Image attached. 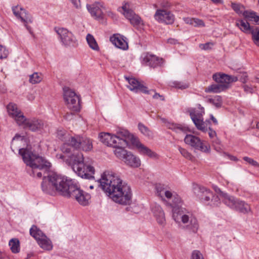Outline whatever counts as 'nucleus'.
I'll return each mask as SVG.
<instances>
[{
    "label": "nucleus",
    "mask_w": 259,
    "mask_h": 259,
    "mask_svg": "<svg viewBox=\"0 0 259 259\" xmlns=\"http://www.w3.org/2000/svg\"><path fill=\"white\" fill-rule=\"evenodd\" d=\"M19 154L23 161L31 168L30 176L40 178L45 175L50 166L51 163L41 156L32 153L28 148L19 149Z\"/></svg>",
    "instance_id": "7ed1b4c3"
},
{
    "label": "nucleus",
    "mask_w": 259,
    "mask_h": 259,
    "mask_svg": "<svg viewBox=\"0 0 259 259\" xmlns=\"http://www.w3.org/2000/svg\"><path fill=\"white\" fill-rule=\"evenodd\" d=\"M110 41L117 48L123 50L128 48L126 38L119 34H115L110 38Z\"/></svg>",
    "instance_id": "4be33fe9"
},
{
    "label": "nucleus",
    "mask_w": 259,
    "mask_h": 259,
    "mask_svg": "<svg viewBox=\"0 0 259 259\" xmlns=\"http://www.w3.org/2000/svg\"><path fill=\"white\" fill-rule=\"evenodd\" d=\"M157 118H159L163 123H165L167 128L177 133H186L189 131L188 127L184 125L168 122L166 119L161 118L159 115L157 116Z\"/></svg>",
    "instance_id": "a878e982"
},
{
    "label": "nucleus",
    "mask_w": 259,
    "mask_h": 259,
    "mask_svg": "<svg viewBox=\"0 0 259 259\" xmlns=\"http://www.w3.org/2000/svg\"><path fill=\"white\" fill-rule=\"evenodd\" d=\"M155 189L157 195L162 201H166V204L172 208V217L174 220L177 223L181 222L184 224H187V228L196 233L199 227L197 220L190 212H186L185 208L179 206L181 202V198L175 193L167 190L163 184H156Z\"/></svg>",
    "instance_id": "f03ea898"
},
{
    "label": "nucleus",
    "mask_w": 259,
    "mask_h": 259,
    "mask_svg": "<svg viewBox=\"0 0 259 259\" xmlns=\"http://www.w3.org/2000/svg\"><path fill=\"white\" fill-rule=\"evenodd\" d=\"M210 119L215 124H218V121L217 119L212 115H210Z\"/></svg>",
    "instance_id": "69168bd1"
},
{
    "label": "nucleus",
    "mask_w": 259,
    "mask_h": 259,
    "mask_svg": "<svg viewBox=\"0 0 259 259\" xmlns=\"http://www.w3.org/2000/svg\"><path fill=\"white\" fill-rule=\"evenodd\" d=\"M72 148L76 150L81 149L83 151H89L93 148L92 142L85 136H68L65 137V142L61 146V150L64 153L69 154L72 152Z\"/></svg>",
    "instance_id": "39448f33"
},
{
    "label": "nucleus",
    "mask_w": 259,
    "mask_h": 259,
    "mask_svg": "<svg viewBox=\"0 0 259 259\" xmlns=\"http://www.w3.org/2000/svg\"><path fill=\"white\" fill-rule=\"evenodd\" d=\"M138 128L141 132L146 136H149L151 135V132L148 128L142 123H139Z\"/></svg>",
    "instance_id": "c03bdc74"
},
{
    "label": "nucleus",
    "mask_w": 259,
    "mask_h": 259,
    "mask_svg": "<svg viewBox=\"0 0 259 259\" xmlns=\"http://www.w3.org/2000/svg\"><path fill=\"white\" fill-rule=\"evenodd\" d=\"M9 54L8 51L6 48L0 45V59L6 58Z\"/></svg>",
    "instance_id": "de8ad7c7"
},
{
    "label": "nucleus",
    "mask_w": 259,
    "mask_h": 259,
    "mask_svg": "<svg viewBox=\"0 0 259 259\" xmlns=\"http://www.w3.org/2000/svg\"><path fill=\"white\" fill-rule=\"evenodd\" d=\"M41 189L42 191L46 194L51 195L56 194V191L55 186L51 184L50 181V175L47 177H44L41 183Z\"/></svg>",
    "instance_id": "bb28decb"
},
{
    "label": "nucleus",
    "mask_w": 259,
    "mask_h": 259,
    "mask_svg": "<svg viewBox=\"0 0 259 259\" xmlns=\"http://www.w3.org/2000/svg\"><path fill=\"white\" fill-rule=\"evenodd\" d=\"M86 39L88 42V45H89L90 47L93 50L95 51H99V47L98 45V44L95 40L94 36L90 34H88L87 35Z\"/></svg>",
    "instance_id": "ea45409f"
},
{
    "label": "nucleus",
    "mask_w": 259,
    "mask_h": 259,
    "mask_svg": "<svg viewBox=\"0 0 259 259\" xmlns=\"http://www.w3.org/2000/svg\"><path fill=\"white\" fill-rule=\"evenodd\" d=\"M10 249L13 253H17L20 250V241L17 238H12L9 242Z\"/></svg>",
    "instance_id": "4c0bfd02"
},
{
    "label": "nucleus",
    "mask_w": 259,
    "mask_h": 259,
    "mask_svg": "<svg viewBox=\"0 0 259 259\" xmlns=\"http://www.w3.org/2000/svg\"><path fill=\"white\" fill-rule=\"evenodd\" d=\"M26 141V138L23 136L19 134H16L13 138L11 143V149L14 151L15 149H20V144L22 143H25Z\"/></svg>",
    "instance_id": "7c9ffc66"
},
{
    "label": "nucleus",
    "mask_w": 259,
    "mask_h": 259,
    "mask_svg": "<svg viewBox=\"0 0 259 259\" xmlns=\"http://www.w3.org/2000/svg\"><path fill=\"white\" fill-rule=\"evenodd\" d=\"M123 12V14L133 26H138L142 23L141 18L131 9H129L128 5H125L122 7Z\"/></svg>",
    "instance_id": "6ab92c4d"
},
{
    "label": "nucleus",
    "mask_w": 259,
    "mask_h": 259,
    "mask_svg": "<svg viewBox=\"0 0 259 259\" xmlns=\"http://www.w3.org/2000/svg\"><path fill=\"white\" fill-rule=\"evenodd\" d=\"M73 6L76 8L79 9L81 7L80 0H70Z\"/></svg>",
    "instance_id": "4d7b16f0"
},
{
    "label": "nucleus",
    "mask_w": 259,
    "mask_h": 259,
    "mask_svg": "<svg viewBox=\"0 0 259 259\" xmlns=\"http://www.w3.org/2000/svg\"><path fill=\"white\" fill-rule=\"evenodd\" d=\"M236 25L243 32L248 33L250 32L252 28L247 21L240 19L237 21Z\"/></svg>",
    "instance_id": "2f4dec72"
},
{
    "label": "nucleus",
    "mask_w": 259,
    "mask_h": 259,
    "mask_svg": "<svg viewBox=\"0 0 259 259\" xmlns=\"http://www.w3.org/2000/svg\"><path fill=\"white\" fill-rule=\"evenodd\" d=\"M154 18L158 22L166 24H172L175 19L174 15L170 11L165 10H157Z\"/></svg>",
    "instance_id": "dca6fc26"
},
{
    "label": "nucleus",
    "mask_w": 259,
    "mask_h": 259,
    "mask_svg": "<svg viewBox=\"0 0 259 259\" xmlns=\"http://www.w3.org/2000/svg\"><path fill=\"white\" fill-rule=\"evenodd\" d=\"M243 159L245 161L251 164L252 165L256 166L258 164L257 162L256 161L254 160L253 159L249 158L248 157H244Z\"/></svg>",
    "instance_id": "6e6d98bb"
},
{
    "label": "nucleus",
    "mask_w": 259,
    "mask_h": 259,
    "mask_svg": "<svg viewBox=\"0 0 259 259\" xmlns=\"http://www.w3.org/2000/svg\"><path fill=\"white\" fill-rule=\"evenodd\" d=\"M198 109L199 110L192 109L190 115L197 128L203 132H206L207 126L210 124V122L209 120H203L202 116L204 113V109L200 104L198 105Z\"/></svg>",
    "instance_id": "6e6552de"
},
{
    "label": "nucleus",
    "mask_w": 259,
    "mask_h": 259,
    "mask_svg": "<svg viewBox=\"0 0 259 259\" xmlns=\"http://www.w3.org/2000/svg\"><path fill=\"white\" fill-rule=\"evenodd\" d=\"M7 109L9 116L15 120L17 124H21L23 120H25V116L17 105L15 103H10L7 105Z\"/></svg>",
    "instance_id": "2eb2a0df"
},
{
    "label": "nucleus",
    "mask_w": 259,
    "mask_h": 259,
    "mask_svg": "<svg viewBox=\"0 0 259 259\" xmlns=\"http://www.w3.org/2000/svg\"><path fill=\"white\" fill-rule=\"evenodd\" d=\"M183 20L186 24L191 25L194 27L204 26L203 21L197 18L187 17L184 18Z\"/></svg>",
    "instance_id": "58836bf2"
},
{
    "label": "nucleus",
    "mask_w": 259,
    "mask_h": 259,
    "mask_svg": "<svg viewBox=\"0 0 259 259\" xmlns=\"http://www.w3.org/2000/svg\"><path fill=\"white\" fill-rule=\"evenodd\" d=\"M248 79V76L246 73H243L240 77V81L242 83H245Z\"/></svg>",
    "instance_id": "13d9d810"
},
{
    "label": "nucleus",
    "mask_w": 259,
    "mask_h": 259,
    "mask_svg": "<svg viewBox=\"0 0 259 259\" xmlns=\"http://www.w3.org/2000/svg\"><path fill=\"white\" fill-rule=\"evenodd\" d=\"M213 3L215 4H223V0H210Z\"/></svg>",
    "instance_id": "0e129e2a"
},
{
    "label": "nucleus",
    "mask_w": 259,
    "mask_h": 259,
    "mask_svg": "<svg viewBox=\"0 0 259 259\" xmlns=\"http://www.w3.org/2000/svg\"><path fill=\"white\" fill-rule=\"evenodd\" d=\"M37 243L41 248L45 250H51L53 248L51 241L46 235L38 241Z\"/></svg>",
    "instance_id": "473e14b6"
},
{
    "label": "nucleus",
    "mask_w": 259,
    "mask_h": 259,
    "mask_svg": "<svg viewBox=\"0 0 259 259\" xmlns=\"http://www.w3.org/2000/svg\"><path fill=\"white\" fill-rule=\"evenodd\" d=\"M191 259H204L202 254L198 250H194L191 255Z\"/></svg>",
    "instance_id": "3c124183"
},
{
    "label": "nucleus",
    "mask_w": 259,
    "mask_h": 259,
    "mask_svg": "<svg viewBox=\"0 0 259 259\" xmlns=\"http://www.w3.org/2000/svg\"><path fill=\"white\" fill-rule=\"evenodd\" d=\"M143 61L147 65L155 68L160 66L163 62L162 58H159L154 55L147 54L143 58Z\"/></svg>",
    "instance_id": "b1692460"
},
{
    "label": "nucleus",
    "mask_w": 259,
    "mask_h": 259,
    "mask_svg": "<svg viewBox=\"0 0 259 259\" xmlns=\"http://www.w3.org/2000/svg\"><path fill=\"white\" fill-rule=\"evenodd\" d=\"M179 150L180 152L181 153V154L186 158L192 160L193 158L192 155L188 152L186 149L180 147L179 148Z\"/></svg>",
    "instance_id": "49530a36"
},
{
    "label": "nucleus",
    "mask_w": 259,
    "mask_h": 259,
    "mask_svg": "<svg viewBox=\"0 0 259 259\" xmlns=\"http://www.w3.org/2000/svg\"><path fill=\"white\" fill-rule=\"evenodd\" d=\"M50 181L55 186L56 192L66 197L70 195V188L75 185L71 180L56 174L50 175Z\"/></svg>",
    "instance_id": "423d86ee"
},
{
    "label": "nucleus",
    "mask_w": 259,
    "mask_h": 259,
    "mask_svg": "<svg viewBox=\"0 0 259 259\" xmlns=\"http://www.w3.org/2000/svg\"><path fill=\"white\" fill-rule=\"evenodd\" d=\"M256 23L259 24V16L255 15L254 18L253 20Z\"/></svg>",
    "instance_id": "338daca9"
},
{
    "label": "nucleus",
    "mask_w": 259,
    "mask_h": 259,
    "mask_svg": "<svg viewBox=\"0 0 259 259\" xmlns=\"http://www.w3.org/2000/svg\"><path fill=\"white\" fill-rule=\"evenodd\" d=\"M242 14L245 18L252 21L254 18L256 13L253 11H244Z\"/></svg>",
    "instance_id": "a18cd8bd"
},
{
    "label": "nucleus",
    "mask_w": 259,
    "mask_h": 259,
    "mask_svg": "<svg viewBox=\"0 0 259 259\" xmlns=\"http://www.w3.org/2000/svg\"><path fill=\"white\" fill-rule=\"evenodd\" d=\"M193 191L197 197L202 202V200L207 196L206 194L211 191L204 187L195 185L193 187Z\"/></svg>",
    "instance_id": "c756f323"
},
{
    "label": "nucleus",
    "mask_w": 259,
    "mask_h": 259,
    "mask_svg": "<svg viewBox=\"0 0 259 259\" xmlns=\"http://www.w3.org/2000/svg\"><path fill=\"white\" fill-rule=\"evenodd\" d=\"M151 210L157 223L159 225H164L165 224V214L161 206L156 203H154L151 205Z\"/></svg>",
    "instance_id": "5701e85b"
},
{
    "label": "nucleus",
    "mask_w": 259,
    "mask_h": 259,
    "mask_svg": "<svg viewBox=\"0 0 259 259\" xmlns=\"http://www.w3.org/2000/svg\"><path fill=\"white\" fill-rule=\"evenodd\" d=\"M124 78L129 84L127 85V88L135 93L142 92L144 94H150L151 92H154L148 91L146 86L135 78L127 76H124Z\"/></svg>",
    "instance_id": "4468645a"
},
{
    "label": "nucleus",
    "mask_w": 259,
    "mask_h": 259,
    "mask_svg": "<svg viewBox=\"0 0 259 259\" xmlns=\"http://www.w3.org/2000/svg\"><path fill=\"white\" fill-rule=\"evenodd\" d=\"M226 90V86L222 85L220 83H217L211 84L205 89L206 93H218Z\"/></svg>",
    "instance_id": "72a5a7b5"
},
{
    "label": "nucleus",
    "mask_w": 259,
    "mask_h": 259,
    "mask_svg": "<svg viewBox=\"0 0 259 259\" xmlns=\"http://www.w3.org/2000/svg\"><path fill=\"white\" fill-rule=\"evenodd\" d=\"M123 161L127 165L132 167H138L141 165L140 158L130 151L127 152Z\"/></svg>",
    "instance_id": "393cba45"
},
{
    "label": "nucleus",
    "mask_w": 259,
    "mask_h": 259,
    "mask_svg": "<svg viewBox=\"0 0 259 259\" xmlns=\"http://www.w3.org/2000/svg\"><path fill=\"white\" fill-rule=\"evenodd\" d=\"M250 32L254 43L259 47V27H253Z\"/></svg>",
    "instance_id": "37998d69"
},
{
    "label": "nucleus",
    "mask_w": 259,
    "mask_h": 259,
    "mask_svg": "<svg viewBox=\"0 0 259 259\" xmlns=\"http://www.w3.org/2000/svg\"><path fill=\"white\" fill-rule=\"evenodd\" d=\"M42 79L41 74L37 72H34L29 76V81L32 84L38 83Z\"/></svg>",
    "instance_id": "79ce46f5"
},
{
    "label": "nucleus",
    "mask_w": 259,
    "mask_h": 259,
    "mask_svg": "<svg viewBox=\"0 0 259 259\" xmlns=\"http://www.w3.org/2000/svg\"><path fill=\"white\" fill-rule=\"evenodd\" d=\"M30 234L37 241H39L45 234L37 226L33 225L30 229Z\"/></svg>",
    "instance_id": "f704fd0d"
},
{
    "label": "nucleus",
    "mask_w": 259,
    "mask_h": 259,
    "mask_svg": "<svg viewBox=\"0 0 259 259\" xmlns=\"http://www.w3.org/2000/svg\"><path fill=\"white\" fill-rule=\"evenodd\" d=\"M67 161L78 176L89 180L94 178V167L90 164L84 162L83 156L81 152L74 150L73 153L69 156Z\"/></svg>",
    "instance_id": "20e7f679"
},
{
    "label": "nucleus",
    "mask_w": 259,
    "mask_h": 259,
    "mask_svg": "<svg viewBox=\"0 0 259 259\" xmlns=\"http://www.w3.org/2000/svg\"><path fill=\"white\" fill-rule=\"evenodd\" d=\"M99 182L102 189L114 202L122 205L130 203L132 196L131 188L117 174L106 170Z\"/></svg>",
    "instance_id": "f257e3e1"
},
{
    "label": "nucleus",
    "mask_w": 259,
    "mask_h": 259,
    "mask_svg": "<svg viewBox=\"0 0 259 259\" xmlns=\"http://www.w3.org/2000/svg\"><path fill=\"white\" fill-rule=\"evenodd\" d=\"M151 91H153V90H151ZM154 92H151L150 94H152V93H154L152 97L154 99H160L161 101H164V97L162 95H160L159 94H158L155 92L154 90H153Z\"/></svg>",
    "instance_id": "5fc2aeb1"
},
{
    "label": "nucleus",
    "mask_w": 259,
    "mask_h": 259,
    "mask_svg": "<svg viewBox=\"0 0 259 259\" xmlns=\"http://www.w3.org/2000/svg\"><path fill=\"white\" fill-rule=\"evenodd\" d=\"M206 195H207V196L202 200V202L213 206H218L220 203V199L218 196L214 195L212 192L210 191Z\"/></svg>",
    "instance_id": "cd10ccee"
},
{
    "label": "nucleus",
    "mask_w": 259,
    "mask_h": 259,
    "mask_svg": "<svg viewBox=\"0 0 259 259\" xmlns=\"http://www.w3.org/2000/svg\"><path fill=\"white\" fill-rule=\"evenodd\" d=\"M23 120L19 125L25 128H27L32 132H36L43 128L44 122L41 120L36 118L28 119L25 117V120Z\"/></svg>",
    "instance_id": "f3484780"
},
{
    "label": "nucleus",
    "mask_w": 259,
    "mask_h": 259,
    "mask_svg": "<svg viewBox=\"0 0 259 259\" xmlns=\"http://www.w3.org/2000/svg\"><path fill=\"white\" fill-rule=\"evenodd\" d=\"M243 89L246 93H252L253 92V88L247 85H243Z\"/></svg>",
    "instance_id": "bf43d9fd"
},
{
    "label": "nucleus",
    "mask_w": 259,
    "mask_h": 259,
    "mask_svg": "<svg viewBox=\"0 0 259 259\" xmlns=\"http://www.w3.org/2000/svg\"><path fill=\"white\" fill-rule=\"evenodd\" d=\"M174 84L175 88L181 90L187 89L189 87L188 84L181 82L176 81Z\"/></svg>",
    "instance_id": "09e8293b"
},
{
    "label": "nucleus",
    "mask_w": 259,
    "mask_h": 259,
    "mask_svg": "<svg viewBox=\"0 0 259 259\" xmlns=\"http://www.w3.org/2000/svg\"><path fill=\"white\" fill-rule=\"evenodd\" d=\"M167 42L171 44H175L177 42V40L173 38H169L167 40Z\"/></svg>",
    "instance_id": "e2e57ef3"
},
{
    "label": "nucleus",
    "mask_w": 259,
    "mask_h": 259,
    "mask_svg": "<svg viewBox=\"0 0 259 259\" xmlns=\"http://www.w3.org/2000/svg\"><path fill=\"white\" fill-rule=\"evenodd\" d=\"M64 100L68 108L73 112H78L80 109L79 96L68 87L63 88Z\"/></svg>",
    "instance_id": "1a4fd4ad"
},
{
    "label": "nucleus",
    "mask_w": 259,
    "mask_h": 259,
    "mask_svg": "<svg viewBox=\"0 0 259 259\" xmlns=\"http://www.w3.org/2000/svg\"><path fill=\"white\" fill-rule=\"evenodd\" d=\"M213 46L212 42H207L204 44H200L199 48L204 50H208L211 48V47Z\"/></svg>",
    "instance_id": "603ef678"
},
{
    "label": "nucleus",
    "mask_w": 259,
    "mask_h": 259,
    "mask_svg": "<svg viewBox=\"0 0 259 259\" xmlns=\"http://www.w3.org/2000/svg\"><path fill=\"white\" fill-rule=\"evenodd\" d=\"M116 137L125 141V145H127V141H130L132 144L135 145L138 149L140 153L147 155L150 157H155L156 154L152 151L149 148L141 143L139 140L131 135L127 131L121 130L117 133Z\"/></svg>",
    "instance_id": "0eeeda50"
},
{
    "label": "nucleus",
    "mask_w": 259,
    "mask_h": 259,
    "mask_svg": "<svg viewBox=\"0 0 259 259\" xmlns=\"http://www.w3.org/2000/svg\"><path fill=\"white\" fill-rule=\"evenodd\" d=\"M100 141L104 144L110 147H116L117 145H125V141L119 139L115 135L108 133H101L99 135Z\"/></svg>",
    "instance_id": "ddd939ff"
},
{
    "label": "nucleus",
    "mask_w": 259,
    "mask_h": 259,
    "mask_svg": "<svg viewBox=\"0 0 259 259\" xmlns=\"http://www.w3.org/2000/svg\"><path fill=\"white\" fill-rule=\"evenodd\" d=\"M55 30L59 36L62 44L65 47H76L78 45L75 37L67 29L55 28Z\"/></svg>",
    "instance_id": "9b49d317"
},
{
    "label": "nucleus",
    "mask_w": 259,
    "mask_h": 259,
    "mask_svg": "<svg viewBox=\"0 0 259 259\" xmlns=\"http://www.w3.org/2000/svg\"><path fill=\"white\" fill-rule=\"evenodd\" d=\"M70 189V195L68 196V198L75 199L80 205L83 206L88 205L90 203V195L81 190L76 184L74 186H72Z\"/></svg>",
    "instance_id": "9d476101"
},
{
    "label": "nucleus",
    "mask_w": 259,
    "mask_h": 259,
    "mask_svg": "<svg viewBox=\"0 0 259 259\" xmlns=\"http://www.w3.org/2000/svg\"><path fill=\"white\" fill-rule=\"evenodd\" d=\"M74 114L72 113H67L64 116V117L68 120H70L73 119Z\"/></svg>",
    "instance_id": "680f3d73"
},
{
    "label": "nucleus",
    "mask_w": 259,
    "mask_h": 259,
    "mask_svg": "<svg viewBox=\"0 0 259 259\" xmlns=\"http://www.w3.org/2000/svg\"><path fill=\"white\" fill-rule=\"evenodd\" d=\"M220 195L222 197L223 201L225 204L235 209L238 199L223 192H221Z\"/></svg>",
    "instance_id": "c85d7f7f"
},
{
    "label": "nucleus",
    "mask_w": 259,
    "mask_h": 259,
    "mask_svg": "<svg viewBox=\"0 0 259 259\" xmlns=\"http://www.w3.org/2000/svg\"><path fill=\"white\" fill-rule=\"evenodd\" d=\"M232 9L237 13L241 14L243 13L241 9L243 8V6L241 5L238 4H232Z\"/></svg>",
    "instance_id": "8fccbe9b"
},
{
    "label": "nucleus",
    "mask_w": 259,
    "mask_h": 259,
    "mask_svg": "<svg viewBox=\"0 0 259 259\" xmlns=\"http://www.w3.org/2000/svg\"><path fill=\"white\" fill-rule=\"evenodd\" d=\"M210 124L207 126V129L208 128L209 131L208 134H209V136L210 137V138H213L216 136V133L214 131H213L210 128Z\"/></svg>",
    "instance_id": "052dcab7"
},
{
    "label": "nucleus",
    "mask_w": 259,
    "mask_h": 259,
    "mask_svg": "<svg viewBox=\"0 0 259 259\" xmlns=\"http://www.w3.org/2000/svg\"><path fill=\"white\" fill-rule=\"evenodd\" d=\"M235 209L240 212L246 213L250 210V208L247 203L238 199Z\"/></svg>",
    "instance_id": "c9c22d12"
},
{
    "label": "nucleus",
    "mask_w": 259,
    "mask_h": 259,
    "mask_svg": "<svg viewBox=\"0 0 259 259\" xmlns=\"http://www.w3.org/2000/svg\"><path fill=\"white\" fill-rule=\"evenodd\" d=\"M12 11L15 16L23 22L26 26V24L32 22L31 17L26 13L25 10L19 6L12 8Z\"/></svg>",
    "instance_id": "412c9836"
},
{
    "label": "nucleus",
    "mask_w": 259,
    "mask_h": 259,
    "mask_svg": "<svg viewBox=\"0 0 259 259\" xmlns=\"http://www.w3.org/2000/svg\"><path fill=\"white\" fill-rule=\"evenodd\" d=\"M220 144L221 141L218 139H216L213 141V146H214L215 150L219 152L221 150V148L220 147Z\"/></svg>",
    "instance_id": "864d4df0"
},
{
    "label": "nucleus",
    "mask_w": 259,
    "mask_h": 259,
    "mask_svg": "<svg viewBox=\"0 0 259 259\" xmlns=\"http://www.w3.org/2000/svg\"><path fill=\"white\" fill-rule=\"evenodd\" d=\"M87 8L91 16L97 19L103 18V12L102 9H104L103 4L101 2H95L91 5H87Z\"/></svg>",
    "instance_id": "a211bd4d"
},
{
    "label": "nucleus",
    "mask_w": 259,
    "mask_h": 259,
    "mask_svg": "<svg viewBox=\"0 0 259 259\" xmlns=\"http://www.w3.org/2000/svg\"><path fill=\"white\" fill-rule=\"evenodd\" d=\"M212 78L217 83L226 86V89L229 88L230 83L237 81L238 79L236 76L220 73L213 74Z\"/></svg>",
    "instance_id": "aec40b11"
},
{
    "label": "nucleus",
    "mask_w": 259,
    "mask_h": 259,
    "mask_svg": "<svg viewBox=\"0 0 259 259\" xmlns=\"http://www.w3.org/2000/svg\"><path fill=\"white\" fill-rule=\"evenodd\" d=\"M207 102L213 104L217 108H220L223 103L222 98L220 96H215L213 98H209Z\"/></svg>",
    "instance_id": "a19ab883"
},
{
    "label": "nucleus",
    "mask_w": 259,
    "mask_h": 259,
    "mask_svg": "<svg viewBox=\"0 0 259 259\" xmlns=\"http://www.w3.org/2000/svg\"><path fill=\"white\" fill-rule=\"evenodd\" d=\"M107 15L108 16L111 17L112 18H113L115 16L114 14L111 11H108L107 12Z\"/></svg>",
    "instance_id": "774afa93"
},
{
    "label": "nucleus",
    "mask_w": 259,
    "mask_h": 259,
    "mask_svg": "<svg viewBox=\"0 0 259 259\" xmlns=\"http://www.w3.org/2000/svg\"><path fill=\"white\" fill-rule=\"evenodd\" d=\"M184 141L186 144L201 152L207 153L210 151V146L195 136L187 135L184 139Z\"/></svg>",
    "instance_id": "f8f14e48"
},
{
    "label": "nucleus",
    "mask_w": 259,
    "mask_h": 259,
    "mask_svg": "<svg viewBox=\"0 0 259 259\" xmlns=\"http://www.w3.org/2000/svg\"><path fill=\"white\" fill-rule=\"evenodd\" d=\"M125 146L126 145H117V146L113 147L115 148L113 151L114 154L117 157L122 159V160L128 152L127 150L123 148V147Z\"/></svg>",
    "instance_id": "e433bc0d"
}]
</instances>
